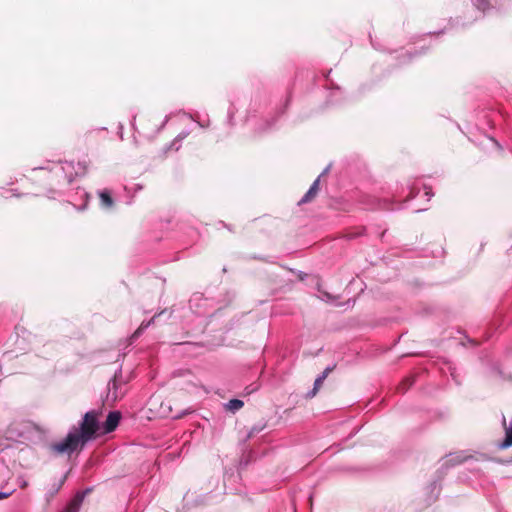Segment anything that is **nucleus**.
<instances>
[{
    "label": "nucleus",
    "mask_w": 512,
    "mask_h": 512,
    "mask_svg": "<svg viewBox=\"0 0 512 512\" xmlns=\"http://www.w3.org/2000/svg\"><path fill=\"white\" fill-rule=\"evenodd\" d=\"M99 197H100V201H101V204L106 207V208H110L112 207L113 205V200L109 194L108 191H101L99 193Z\"/></svg>",
    "instance_id": "6e6552de"
},
{
    "label": "nucleus",
    "mask_w": 512,
    "mask_h": 512,
    "mask_svg": "<svg viewBox=\"0 0 512 512\" xmlns=\"http://www.w3.org/2000/svg\"><path fill=\"white\" fill-rule=\"evenodd\" d=\"M320 179L319 177L313 182L307 193L302 197V199L299 201V204L307 203L309 202L318 192V186H319Z\"/></svg>",
    "instance_id": "7ed1b4c3"
},
{
    "label": "nucleus",
    "mask_w": 512,
    "mask_h": 512,
    "mask_svg": "<svg viewBox=\"0 0 512 512\" xmlns=\"http://www.w3.org/2000/svg\"><path fill=\"white\" fill-rule=\"evenodd\" d=\"M9 469L8 467L0 461V483L6 481V479L9 477Z\"/></svg>",
    "instance_id": "9d476101"
},
{
    "label": "nucleus",
    "mask_w": 512,
    "mask_h": 512,
    "mask_svg": "<svg viewBox=\"0 0 512 512\" xmlns=\"http://www.w3.org/2000/svg\"><path fill=\"white\" fill-rule=\"evenodd\" d=\"M243 407V401L239 399H232L227 403V408L231 411L239 410Z\"/></svg>",
    "instance_id": "1a4fd4ad"
},
{
    "label": "nucleus",
    "mask_w": 512,
    "mask_h": 512,
    "mask_svg": "<svg viewBox=\"0 0 512 512\" xmlns=\"http://www.w3.org/2000/svg\"><path fill=\"white\" fill-rule=\"evenodd\" d=\"M148 325H149V323H147V324H145V325H144V324H141V326L139 327V329H138L137 333H138L140 330H143V329H145L146 327H148Z\"/></svg>",
    "instance_id": "f8f14e48"
},
{
    "label": "nucleus",
    "mask_w": 512,
    "mask_h": 512,
    "mask_svg": "<svg viewBox=\"0 0 512 512\" xmlns=\"http://www.w3.org/2000/svg\"><path fill=\"white\" fill-rule=\"evenodd\" d=\"M11 492H0V500L7 498Z\"/></svg>",
    "instance_id": "9b49d317"
},
{
    "label": "nucleus",
    "mask_w": 512,
    "mask_h": 512,
    "mask_svg": "<svg viewBox=\"0 0 512 512\" xmlns=\"http://www.w3.org/2000/svg\"><path fill=\"white\" fill-rule=\"evenodd\" d=\"M61 168L69 182L73 180L74 176H78L80 174L85 173V167L81 166L80 163H77V165L75 166L73 162H65Z\"/></svg>",
    "instance_id": "f03ea898"
},
{
    "label": "nucleus",
    "mask_w": 512,
    "mask_h": 512,
    "mask_svg": "<svg viewBox=\"0 0 512 512\" xmlns=\"http://www.w3.org/2000/svg\"><path fill=\"white\" fill-rule=\"evenodd\" d=\"M332 371L331 367H327L320 376H318L314 382V390L312 395H315L316 391L319 389L325 378L328 376V374Z\"/></svg>",
    "instance_id": "423d86ee"
},
{
    "label": "nucleus",
    "mask_w": 512,
    "mask_h": 512,
    "mask_svg": "<svg viewBox=\"0 0 512 512\" xmlns=\"http://www.w3.org/2000/svg\"><path fill=\"white\" fill-rule=\"evenodd\" d=\"M84 494H77L69 504L66 512H77L81 502L83 501Z\"/></svg>",
    "instance_id": "0eeeda50"
},
{
    "label": "nucleus",
    "mask_w": 512,
    "mask_h": 512,
    "mask_svg": "<svg viewBox=\"0 0 512 512\" xmlns=\"http://www.w3.org/2000/svg\"><path fill=\"white\" fill-rule=\"evenodd\" d=\"M99 418L100 413L97 411L87 412L80 427H73L63 440L51 444V451L56 455H71L81 450L88 441L114 431L120 422L121 414L118 411L110 412L103 424L100 423Z\"/></svg>",
    "instance_id": "f257e3e1"
},
{
    "label": "nucleus",
    "mask_w": 512,
    "mask_h": 512,
    "mask_svg": "<svg viewBox=\"0 0 512 512\" xmlns=\"http://www.w3.org/2000/svg\"><path fill=\"white\" fill-rule=\"evenodd\" d=\"M464 459H458L457 463H461Z\"/></svg>",
    "instance_id": "ddd939ff"
},
{
    "label": "nucleus",
    "mask_w": 512,
    "mask_h": 512,
    "mask_svg": "<svg viewBox=\"0 0 512 512\" xmlns=\"http://www.w3.org/2000/svg\"><path fill=\"white\" fill-rule=\"evenodd\" d=\"M320 179L319 177L313 182L307 193L302 197V199L299 201V204L307 203L309 202L318 192V186H319Z\"/></svg>",
    "instance_id": "20e7f679"
},
{
    "label": "nucleus",
    "mask_w": 512,
    "mask_h": 512,
    "mask_svg": "<svg viewBox=\"0 0 512 512\" xmlns=\"http://www.w3.org/2000/svg\"><path fill=\"white\" fill-rule=\"evenodd\" d=\"M512 446V422L508 427H505V439L499 445L500 448L505 449Z\"/></svg>",
    "instance_id": "39448f33"
}]
</instances>
